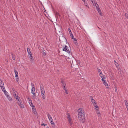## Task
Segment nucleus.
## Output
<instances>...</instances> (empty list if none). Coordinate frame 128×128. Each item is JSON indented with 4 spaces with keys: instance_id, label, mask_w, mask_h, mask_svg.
<instances>
[{
    "instance_id": "f257e3e1",
    "label": "nucleus",
    "mask_w": 128,
    "mask_h": 128,
    "mask_svg": "<svg viewBox=\"0 0 128 128\" xmlns=\"http://www.w3.org/2000/svg\"><path fill=\"white\" fill-rule=\"evenodd\" d=\"M78 116L79 120L81 122L84 123V110L80 108L78 110Z\"/></svg>"
},
{
    "instance_id": "f03ea898",
    "label": "nucleus",
    "mask_w": 128,
    "mask_h": 128,
    "mask_svg": "<svg viewBox=\"0 0 128 128\" xmlns=\"http://www.w3.org/2000/svg\"><path fill=\"white\" fill-rule=\"evenodd\" d=\"M40 87L42 98L43 99H45L46 98L45 92L44 88V86L43 85L40 84Z\"/></svg>"
},
{
    "instance_id": "7ed1b4c3",
    "label": "nucleus",
    "mask_w": 128,
    "mask_h": 128,
    "mask_svg": "<svg viewBox=\"0 0 128 128\" xmlns=\"http://www.w3.org/2000/svg\"><path fill=\"white\" fill-rule=\"evenodd\" d=\"M16 99L18 104L22 108H24V106L23 105L20 97H18V98H16Z\"/></svg>"
},
{
    "instance_id": "20e7f679",
    "label": "nucleus",
    "mask_w": 128,
    "mask_h": 128,
    "mask_svg": "<svg viewBox=\"0 0 128 128\" xmlns=\"http://www.w3.org/2000/svg\"><path fill=\"white\" fill-rule=\"evenodd\" d=\"M90 100L92 102L94 106L96 108L97 110L99 109L98 107L97 106V104L95 100L93 99L92 96L90 97Z\"/></svg>"
},
{
    "instance_id": "39448f33",
    "label": "nucleus",
    "mask_w": 128,
    "mask_h": 128,
    "mask_svg": "<svg viewBox=\"0 0 128 128\" xmlns=\"http://www.w3.org/2000/svg\"><path fill=\"white\" fill-rule=\"evenodd\" d=\"M63 51H65L68 53L70 54V49L69 47L66 46H65L63 49Z\"/></svg>"
},
{
    "instance_id": "423d86ee",
    "label": "nucleus",
    "mask_w": 128,
    "mask_h": 128,
    "mask_svg": "<svg viewBox=\"0 0 128 128\" xmlns=\"http://www.w3.org/2000/svg\"><path fill=\"white\" fill-rule=\"evenodd\" d=\"M0 86L2 90L3 88H5L4 86V83L2 80L0 79Z\"/></svg>"
},
{
    "instance_id": "0eeeda50",
    "label": "nucleus",
    "mask_w": 128,
    "mask_h": 128,
    "mask_svg": "<svg viewBox=\"0 0 128 128\" xmlns=\"http://www.w3.org/2000/svg\"><path fill=\"white\" fill-rule=\"evenodd\" d=\"M14 72L15 74V77L16 78V80L18 81V72L16 70H14Z\"/></svg>"
},
{
    "instance_id": "6e6552de",
    "label": "nucleus",
    "mask_w": 128,
    "mask_h": 128,
    "mask_svg": "<svg viewBox=\"0 0 128 128\" xmlns=\"http://www.w3.org/2000/svg\"><path fill=\"white\" fill-rule=\"evenodd\" d=\"M31 85L32 86V88L31 89V93L33 94V93L35 91V89L34 88V84L32 83Z\"/></svg>"
},
{
    "instance_id": "1a4fd4ad",
    "label": "nucleus",
    "mask_w": 128,
    "mask_h": 128,
    "mask_svg": "<svg viewBox=\"0 0 128 128\" xmlns=\"http://www.w3.org/2000/svg\"><path fill=\"white\" fill-rule=\"evenodd\" d=\"M103 82V84L105 85L106 86V88H108V84L107 83L106 81V80L104 79H103V80H102Z\"/></svg>"
},
{
    "instance_id": "9d476101",
    "label": "nucleus",
    "mask_w": 128,
    "mask_h": 128,
    "mask_svg": "<svg viewBox=\"0 0 128 128\" xmlns=\"http://www.w3.org/2000/svg\"><path fill=\"white\" fill-rule=\"evenodd\" d=\"M2 90L4 92L6 96L7 97V96L8 95V92L5 90V88H3Z\"/></svg>"
},
{
    "instance_id": "9b49d317",
    "label": "nucleus",
    "mask_w": 128,
    "mask_h": 128,
    "mask_svg": "<svg viewBox=\"0 0 128 128\" xmlns=\"http://www.w3.org/2000/svg\"><path fill=\"white\" fill-rule=\"evenodd\" d=\"M99 76L102 78V80H103V79L105 78L106 77L102 73L99 74Z\"/></svg>"
},
{
    "instance_id": "f8f14e48",
    "label": "nucleus",
    "mask_w": 128,
    "mask_h": 128,
    "mask_svg": "<svg viewBox=\"0 0 128 128\" xmlns=\"http://www.w3.org/2000/svg\"><path fill=\"white\" fill-rule=\"evenodd\" d=\"M64 90L66 93V94H68V92H67L68 90L66 88L65 86H64V87L62 88Z\"/></svg>"
},
{
    "instance_id": "ddd939ff",
    "label": "nucleus",
    "mask_w": 128,
    "mask_h": 128,
    "mask_svg": "<svg viewBox=\"0 0 128 128\" xmlns=\"http://www.w3.org/2000/svg\"><path fill=\"white\" fill-rule=\"evenodd\" d=\"M61 82L62 83V86L63 87H64V86H66V84L63 80H61Z\"/></svg>"
},
{
    "instance_id": "4468645a",
    "label": "nucleus",
    "mask_w": 128,
    "mask_h": 128,
    "mask_svg": "<svg viewBox=\"0 0 128 128\" xmlns=\"http://www.w3.org/2000/svg\"><path fill=\"white\" fill-rule=\"evenodd\" d=\"M47 115L50 121H51V120H52V119L51 117V116L50 114H47Z\"/></svg>"
},
{
    "instance_id": "2eb2a0df",
    "label": "nucleus",
    "mask_w": 128,
    "mask_h": 128,
    "mask_svg": "<svg viewBox=\"0 0 128 128\" xmlns=\"http://www.w3.org/2000/svg\"><path fill=\"white\" fill-rule=\"evenodd\" d=\"M68 121L69 122L70 124L71 125L72 124V119L70 118H69L68 119Z\"/></svg>"
},
{
    "instance_id": "dca6fc26",
    "label": "nucleus",
    "mask_w": 128,
    "mask_h": 128,
    "mask_svg": "<svg viewBox=\"0 0 128 128\" xmlns=\"http://www.w3.org/2000/svg\"><path fill=\"white\" fill-rule=\"evenodd\" d=\"M27 52L28 53V55L31 54H32V53L30 52V50L29 48H27Z\"/></svg>"
},
{
    "instance_id": "f3484780",
    "label": "nucleus",
    "mask_w": 128,
    "mask_h": 128,
    "mask_svg": "<svg viewBox=\"0 0 128 128\" xmlns=\"http://www.w3.org/2000/svg\"><path fill=\"white\" fill-rule=\"evenodd\" d=\"M7 98L10 101H11L12 100V98L9 95L7 96Z\"/></svg>"
},
{
    "instance_id": "a211bd4d",
    "label": "nucleus",
    "mask_w": 128,
    "mask_h": 128,
    "mask_svg": "<svg viewBox=\"0 0 128 128\" xmlns=\"http://www.w3.org/2000/svg\"><path fill=\"white\" fill-rule=\"evenodd\" d=\"M84 2V5L86 6L87 7H88V8H89L88 4L87 3V2H86L85 0Z\"/></svg>"
},
{
    "instance_id": "6ab92c4d",
    "label": "nucleus",
    "mask_w": 128,
    "mask_h": 128,
    "mask_svg": "<svg viewBox=\"0 0 128 128\" xmlns=\"http://www.w3.org/2000/svg\"><path fill=\"white\" fill-rule=\"evenodd\" d=\"M31 107H32V110L34 111L35 112L36 110V108L34 106V105H32V106H31Z\"/></svg>"
},
{
    "instance_id": "aec40b11",
    "label": "nucleus",
    "mask_w": 128,
    "mask_h": 128,
    "mask_svg": "<svg viewBox=\"0 0 128 128\" xmlns=\"http://www.w3.org/2000/svg\"><path fill=\"white\" fill-rule=\"evenodd\" d=\"M70 34L72 39H74V37L72 32L70 33Z\"/></svg>"
},
{
    "instance_id": "412c9836",
    "label": "nucleus",
    "mask_w": 128,
    "mask_h": 128,
    "mask_svg": "<svg viewBox=\"0 0 128 128\" xmlns=\"http://www.w3.org/2000/svg\"><path fill=\"white\" fill-rule=\"evenodd\" d=\"M29 103L30 105V106L31 107V106H32V105H33V104L32 101L30 100H29Z\"/></svg>"
},
{
    "instance_id": "4be33fe9",
    "label": "nucleus",
    "mask_w": 128,
    "mask_h": 128,
    "mask_svg": "<svg viewBox=\"0 0 128 128\" xmlns=\"http://www.w3.org/2000/svg\"><path fill=\"white\" fill-rule=\"evenodd\" d=\"M30 55V56H29V57L31 59L30 60L31 61H32L33 60V59L32 58V54Z\"/></svg>"
},
{
    "instance_id": "5701e85b",
    "label": "nucleus",
    "mask_w": 128,
    "mask_h": 128,
    "mask_svg": "<svg viewBox=\"0 0 128 128\" xmlns=\"http://www.w3.org/2000/svg\"><path fill=\"white\" fill-rule=\"evenodd\" d=\"M14 97L16 98H16H18V97L19 96H18V95L17 94H16V93H15L14 94Z\"/></svg>"
},
{
    "instance_id": "b1692460",
    "label": "nucleus",
    "mask_w": 128,
    "mask_h": 128,
    "mask_svg": "<svg viewBox=\"0 0 128 128\" xmlns=\"http://www.w3.org/2000/svg\"><path fill=\"white\" fill-rule=\"evenodd\" d=\"M33 94L32 95V97L33 98H36V94L35 92H34L33 93Z\"/></svg>"
},
{
    "instance_id": "393cba45",
    "label": "nucleus",
    "mask_w": 128,
    "mask_h": 128,
    "mask_svg": "<svg viewBox=\"0 0 128 128\" xmlns=\"http://www.w3.org/2000/svg\"><path fill=\"white\" fill-rule=\"evenodd\" d=\"M98 71L99 74H100L102 73V71H101L100 70V69L98 68Z\"/></svg>"
},
{
    "instance_id": "a878e982",
    "label": "nucleus",
    "mask_w": 128,
    "mask_h": 128,
    "mask_svg": "<svg viewBox=\"0 0 128 128\" xmlns=\"http://www.w3.org/2000/svg\"><path fill=\"white\" fill-rule=\"evenodd\" d=\"M125 104L126 106L128 105V103L126 100H125L124 101Z\"/></svg>"
},
{
    "instance_id": "bb28decb",
    "label": "nucleus",
    "mask_w": 128,
    "mask_h": 128,
    "mask_svg": "<svg viewBox=\"0 0 128 128\" xmlns=\"http://www.w3.org/2000/svg\"><path fill=\"white\" fill-rule=\"evenodd\" d=\"M52 126L53 128H55V125L54 123H52Z\"/></svg>"
},
{
    "instance_id": "cd10ccee",
    "label": "nucleus",
    "mask_w": 128,
    "mask_h": 128,
    "mask_svg": "<svg viewBox=\"0 0 128 128\" xmlns=\"http://www.w3.org/2000/svg\"><path fill=\"white\" fill-rule=\"evenodd\" d=\"M67 116L68 119L69 118H70V114H69L67 113Z\"/></svg>"
},
{
    "instance_id": "c85d7f7f",
    "label": "nucleus",
    "mask_w": 128,
    "mask_h": 128,
    "mask_svg": "<svg viewBox=\"0 0 128 128\" xmlns=\"http://www.w3.org/2000/svg\"><path fill=\"white\" fill-rule=\"evenodd\" d=\"M96 9L97 10V9H98L99 8V6L98 5V4L97 3H96Z\"/></svg>"
},
{
    "instance_id": "c756f323",
    "label": "nucleus",
    "mask_w": 128,
    "mask_h": 128,
    "mask_svg": "<svg viewBox=\"0 0 128 128\" xmlns=\"http://www.w3.org/2000/svg\"><path fill=\"white\" fill-rule=\"evenodd\" d=\"M98 12L100 16H102V14L101 11V10L100 11H99V12Z\"/></svg>"
},
{
    "instance_id": "7c9ffc66",
    "label": "nucleus",
    "mask_w": 128,
    "mask_h": 128,
    "mask_svg": "<svg viewBox=\"0 0 128 128\" xmlns=\"http://www.w3.org/2000/svg\"><path fill=\"white\" fill-rule=\"evenodd\" d=\"M96 113L97 114H100V112H99V110H97L96 111Z\"/></svg>"
},
{
    "instance_id": "2f4dec72",
    "label": "nucleus",
    "mask_w": 128,
    "mask_h": 128,
    "mask_svg": "<svg viewBox=\"0 0 128 128\" xmlns=\"http://www.w3.org/2000/svg\"><path fill=\"white\" fill-rule=\"evenodd\" d=\"M94 0H90L92 2L94 6Z\"/></svg>"
},
{
    "instance_id": "473e14b6",
    "label": "nucleus",
    "mask_w": 128,
    "mask_h": 128,
    "mask_svg": "<svg viewBox=\"0 0 128 128\" xmlns=\"http://www.w3.org/2000/svg\"><path fill=\"white\" fill-rule=\"evenodd\" d=\"M73 39L74 40V41H75V43H76L77 42V40L76 39V38H74V39Z\"/></svg>"
},
{
    "instance_id": "72a5a7b5",
    "label": "nucleus",
    "mask_w": 128,
    "mask_h": 128,
    "mask_svg": "<svg viewBox=\"0 0 128 128\" xmlns=\"http://www.w3.org/2000/svg\"><path fill=\"white\" fill-rule=\"evenodd\" d=\"M68 30L70 34V33L72 32H71V30L70 28L68 29Z\"/></svg>"
},
{
    "instance_id": "f704fd0d",
    "label": "nucleus",
    "mask_w": 128,
    "mask_h": 128,
    "mask_svg": "<svg viewBox=\"0 0 128 128\" xmlns=\"http://www.w3.org/2000/svg\"><path fill=\"white\" fill-rule=\"evenodd\" d=\"M50 122L51 124H52V123H54V122H53V120H51V121H50Z\"/></svg>"
},
{
    "instance_id": "c9c22d12",
    "label": "nucleus",
    "mask_w": 128,
    "mask_h": 128,
    "mask_svg": "<svg viewBox=\"0 0 128 128\" xmlns=\"http://www.w3.org/2000/svg\"><path fill=\"white\" fill-rule=\"evenodd\" d=\"M127 14L126 13H125V16L126 18H127V17H128V16H127Z\"/></svg>"
},
{
    "instance_id": "e433bc0d",
    "label": "nucleus",
    "mask_w": 128,
    "mask_h": 128,
    "mask_svg": "<svg viewBox=\"0 0 128 128\" xmlns=\"http://www.w3.org/2000/svg\"><path fill=\"white\" fill-rule=\"evenodd\" d=\"M42 54L44 55H46V53L45 52H43Z\"/></svg>"
},
{
    "instance_id": "4c0bfd02",
    "label": "nucleus",
    "mask_w": 128,
    "mask_h": 128,
    "mask_svg": "<svg viewBox=\"0 0 128 128\" xmlns=\"http://www.w3.org/2000/svg\"><path fill=\"white\" fill-rule=\"evenodd\" d=\"M46 125V124H41V126H43L44 125V126H45Z\"/></svg>"
},
{
    "instance_id": "58836bf2",
    "label": "nucleus",
    "mask_w": 128,
    "mask_h": 128,
    "mask_svg": "<svg viewBox=\"0 0 128 128\" xmlns=\"http://www.w3.org/2000/svg\"><path fill=\"white\" fill-rule=\"evenodd\" d=\"M97 10L98 12H99V11H100L101 10L100 8H99L98 9H97Z\"/></svg>"
},
{
    "instance_id": "ea45409f",
    "label": "nucleus",
    "mask_w": 128,
    "mask_h": 128,
    "mask_svg": "<svg viewBox=\"0 0 128 128\" xmlns=\"http://www.w3.org/2000/svg\"><path fill=\"white\" fill-rule=\"evenodd\" d=\"M94 2V6H96V3Z\"/></svg>"
},
{
    "instance_id": "a19ab883",
    "label": "nucleus",
    "mask_w": 128,
    "mask_h": 128,
    "mask_svg": "<svg viewBox=\"0 0 128 128\" xmlns=\"http://www.w3.org/2000/svg\"><path fill=\"white\" fill-rule=\"evenodd\" d=\"M126 106V108L127 109V110H128V105Z\"/></svg>"
},
{
    "instance_id": "79ce46f5",
    "label": "nucleus",
    "mask_w": 128,
    "mask_h": 128,
    "mask_svg": "<svg viewBox=\"0 0 128 128\" xmlns=\"http://www.w3.org/2000/svg\"><path fill=\"white\" fill-rule=\"evenodd\" d=\"M12 59L13 60H15V58H14V57H12Z\"/></svg>"
},
{
    "instance_id": "37998d69",
    "label": "nucleus",
    "mask_w": 128,
    "mask_h": 128,
    "mask_svg": "<svg viewBox=\"0 0 128 128\" xmlns=\"http://www.w3.org/2000/svg\"><path fill=\"white\" fill-rule=\"evenodd\" d=\"M58 14H59L58 13H56V15H58Z\"/></svg>"
},
{
    "instance_id": "c03bdc74",
    "label": "nucleus",
    "mask_w": 128,
    "mask_h": 128,
    "mask_svg": "<svg viewBox=\"0 0 128 128\" xmlns=\"http://www.w3.org/2000/svg\"><path fill=\"white\" fill-rule=\"evenodd\" d=\"M114 63H116V61H115V60L114 61Z\"/></svg>"
},
{
    "instance_id": "a18cd8bd",
    "label": "nucleus",
    "mask_w": 128,
    "mask_h": 128,
    "mask_svg": "<svg viewBox=\"0 0 128 128\" xmlns=\"http://www.w3.org/2000/svg\"><path fill=\"white\" fill-rule=\"evenodd\" d=\"M82 1L84 2V1L85 0H82Z\"/></svg>"
},
{
    "instance_id": "49530a36",
    "label": "nucleus",
    "mask_w": 128,
    "mask_h": 128,
    "mask_svg": "<svg viewBox=\"0 0 128 128\" xmlns=\"http://www.w3.org/2000/svg\"><path fill=\"white\" fill-rule=\"evenodd\" d=\"M46 128H50L48 126H47V127Z\"/></svg>"
},
{
    "instance_id": "de8ad7c7",
    "label": "nucleus",
    "mask_w": 128,
    "mask_h": 128,
    "mask_svg": "<svg viewBox=\"0 0 128 128\" xmlns=\"http://www.w3.org/2000/svg\"><path fill=\"white\" fill-rule=\"evenodd\" d=\"M116 90H116H116H115V92H116Z\"/></svg>"
},
{
    "instance_id": "09e8293b",
    "label": "nucleus",
    "mask_w": 128,
    "mask_h": 128,
    "mask_svg": "<svg viewBox=\"0 0 128 128\" xmlns=\"http://www.w3.org/2000/svg\"><path fill=\"white\" fill-rule=\"evenodd\" d=\"M98 28H99L100 29V28H99V27H98Z\"/></svg>"
},
{
    "instance_id": "8fccbe9b",
    "label": "nucleus",
    "mask_w": 128,
    "mask_h": 128,
    "mask_svg": "<svg viewBox=\"0 0 128 128\" xmlns=\"http://www.w3.org/2000/svg\"><path fill=\"white\" fill-rule=\"evenodd\" d=\"M127 17V18H128V17Z\"/></svg>"
},
{
    "instance_id": "3c124183",
    "label": "nucleus",
    "mask_w": 128,
    "mask_h": 128,
    "mask_svg": "<svg viewBox=\"0 0 128 128\" xmlns=\"http://www.w3.org/2000/svg\"><path fill=\"white\" fill-rule=\"evenodd\" d=\"M12 56H13V55L12 54Z\"/></svg>"
}]
</instances>
